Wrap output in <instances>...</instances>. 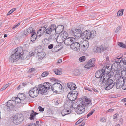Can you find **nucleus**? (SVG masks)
<instances>
[{
	"label": "nucleus",
	"instance_id": "f257e3e1",
	"mask_svg": "<svg viewBox=\"0 0 126 126\" xmlns=\"http://www.w3.org/2000/svg\"><path fill=\"white\" fill-rule=\"evenodd\" d=\"M125 80L126 79H117L115 82L116 88L119 89L122 87L124 84H125ZM99 81L106 86L105 90H107L112 88L115 83L113 82L112 79H100Z\"/></svg>",
	"mask_w": 126,
	"mask_h": 126
},
{
	"label": "nucleus",
	"instance_id": "f03ea898",
	"mask_svg": "<svg viewBox=\"0 0 126 126\" xmlns=\"http://www.w3.org/2000/svg\"><path fill=\"white\" fill-rule=\"evenodd\" d=\"M16 52L9 58V61L11 63L17 61L20 58L22 60L24 59L23 57L24 53L23 52V49L21 47H19L15 49Z\"/></svg>",
	"mask_w": 126,
	"mask_h": 126
},
{
	"label": "nucleus",
	"instance_id": "7ed1b4c3",
	"mask_svg": "<svg viewBox=\"0 0 126 126\" xmlns=\"http://www.w3.org/2000/svg\"><path fill=\"white\" fill-rule=\"evenodd\" d=\"M114 75V73L113 72H110L107 74H105L102 69L97 71L95 74V76L96 78H100V79H110L113 78Z\"/></svg>",
	"mask_w": 126,
	"mask_h": 126
},
{
	"label": "nucleus",
	"instance_id": "20e7f679",
	"mask_svg": "<svg viewBox=\"0 0 126 126\" xmlns=\"http://www.w3.org/2000/svg\"><path fill=\"white\" fill-rule=\"evenodd\" d=\"M51 89L54 93L62 94L63 92L64 88L62 85L59 83H56L52 85Z\"/></svg>",
	"mask_w": 126,
	"mask_h": 126
},
{
	"label": "nucleus",
	"instance_id": "39448f33",
	"mask_svg": "<svg viewBox=\"0 0 126 126\" xmlns=\"http://www.w3.org/2000/svg\"><path fill=\"white\" fill-rule=\"evenodd\" d=\"M70 32L71 34L74 36L75 38H78L79 37H81V31L80 29L73 28L71 30Z\"/></svg>",
	"mask_w": 126,
	"mask_h": 126
},
{
	"label": "nucleus",
	"instance_id": "423d86ee",
	"mask_svg": "<svg viewBox=\"0 0 126 126\" xmlns=\"http://www.w3.org/2000/svg\"><path fill=\"white\" fill-rule=\"evenodd\" d=\"M23 118L21 115L16 114L14 116L12 119L13 123L15 124H18L22 122Z\"/></svg>",
	"mask_w": 126,
	"mask_h": 126
},
{
	"label": "nucleus",
	"instance_id": "0eeeda50",
	"mask_svg": "<svg viewBox=\"0 0 126 126\" xmlns=\"http://www.w3.org/2000/svg\"><path fill=\"white\" fill-rule=\"evenodd\" d=\"M39 92L38 88L35 87L31 89L29 91V94L31 97L33 98L38 95Z\"/></svg>",
	"mask_w": 126,
	"mask_h": 126
},
{
	"label": "nucleus",
	"instance_id": "6e6552de",
	"mask_svg": "<svg viewBox=\"0 0 126 126\" xmlns=\"http://www.w3.org/2000/svg\"><path fill=\"white\" fill-rule=\"evenodd\" d=\"M91 31L89 30L84 31L81 34V37L84 40H88L90 38Z\"/></svg>",
	"mask_w": 126,
	"mask_h": 126
},
{
	"label": "nucleus",
	"instance_id": "1a4fd4ad",
	"mask_svg": "<svg viewBox=\"0 0 126 126\" xmlns=\"http://www.w3.org/2000/svg\"><path fill=\"white\" fill-rule=\"evenodd\" d=\"M38 89L39 93L41 94L45 95L48 93V91L47 88L45 86V85L42 84L39 85Z\"/></svg>",
	"mask_w": 126,
	"mask_h": 126
},
{
	"label": "nucleus",
	"instance_id": "9d476101",
	"mask_svg": "<svg viewBox=\"0 0 126 126\" xmlns=\"http://www.w3.org/2000/svg\"><path fill=\"white\" fill-rule=\"evenodd\" d=\"M121 66V64L120 63L115 62L110 67L111 68L112 71L115 72L117 73L119 72L118 71L120 70H119V69L120 68Z\"/></svg>",
	"mask_w": 126,
	"mask_h": 126
},
{
	"label": "nucleus",
	"instance_id": "9b49d317",
	"mask_svg": "<svg viewBox=\"0 0 126 126\" xmlns=\"http://www.w3.org/2000/svg\"><path fill=\"white\" fill-rule=\"evenodd\" d=\"M79 44L80 46H81V47L83 51L87 50L89 47V42L87 40L81 41H80Z\"/></svg>",
	"mask_w": 126,
	"mask_h": 126
},
{
	"label": "nucleus",
	"instance_id": "f8f14e48",
	"mask_svg": "<svg viewBox=\"0 0 126 126\" xmlns=\"http://www.w3.org/2000/svg\"><path fill=\"white\" fill-rule=\"evenodd\" d=\"M84 107L81 104L77 106L75 109V111L78 114H80L83 113L85 111Z\"/></svg>",
	"mask_w": 126,
	"mask_h": 126
},
{
	"label": "nucleus",
	"instance_id": "ddd939ff",
	"mask_svg": "<svg viewBox=\"0 0 126 126\" xmlns=\"http://www.w3.org/2000/svg\"><path fill=\"white\" fill-rule=\"evenodd\" d=\"M76 39L73 37H69L64 40V43L67 46H69L76 42Z\"/></svg>",
	"mask_w": 126,
	"mask_h": 126
},
{
	"label": "nucleus",
	"instance_id": "4468645a",
	"mask_svg": "<svg viewBox=\"0 0 126 126\" xmlns=\"http://www.w3.org/2000/svg\"><path fill=\"white\" fill-rule=\"evenodd\" d=\"M95 61L96 59L95 58L91 59L87 63V64L85 66V67L89 69L90 67H93L94 64L95 63Z\"/></svg>",
	"mask_w": 126,
	"mask_h": 126
},
{
	"label": "nucleus",
	"instance_id": "2eb2a0df",
	"mask_svg": "<svg viewBox=\"0 0 126 126\" xmlns=\"http://www.w3.org/2000/svg\"><path fill=\"white\" fill-rule=\"evenodd\" d=\"M56 27L55 24H52L46 29V33L50 34L51 32L56 31Z\"/></svg>",
	"mask_w": 126,
	"mask_h": 126
},
{
	"label": "nucleus",
	"instance_id": "dca6fc26",
	"mask_svg": "<svg viewBox=\"0 0 126 126\" xmlns=\"http://www.w3.org/2000/svg\"><path fill=\"white\" fill-rule=\"evenodd\" d=\"M15 102L14 100H9L7 102V104L6 108L8 109V110L10 111L13 109L14 107V104Z\"/></svg>",
	"mask_w": 126,
	"mask_h": 126
},
{
	"label": "nucleus",
	"instance_id": "f3484780",
	"mask_svg": "<svg viewBox=\"0 0 126 126\" xmlns=\"http://www.w3.org/2000/svg\"><path fill=\"white\" fill-rule=\"evenodd\" d=\"M70 48L73 50L77 51L79 50L80 46L79 43L75 42L70 45Z\"/></svg>",
	"mask_w": 126,
	"mask_h": 126
},
{
	"label": "nucleus",
	"instance_id": "a211bd4d",
	"mask_svg": "<svg viewBox=\"0 0 126 126\" xmlns=\"http://www.w3.org/2000/svg\"><path fill=\"white\" fill-rule=\"evenodd\" d=\"M64 27L62 25H58L56 29L55 32L58 34L62 33L64 29Z\"/></svg>",
	"mask_w": 126,
	"mask_h": 126
},
{
	"label": "nucleus",
	"instance_id": "6ab92c4d",
	"mask_svg": "<svg viewBox=\"0 0 126 126\" xmlns=\"http://www.w3.org/2000/svg\"><path fill=\"white\" fill-rule=\"evenodd\" d=\"M22 95L23 96V97H21V98L18 97H16L15 98V101H14L15 103V102L16 103H19L21 102V100H24V101H27L29 100H28V98H26L24 96V95L23 94Z\"/></svg>",
	"mask_w": 126,
	"mask_h": 126
},
{
	"label": "nucleus",
	"instance_id": "aec40b11",
	"mask_svg": "<svg viewBox=\"0 0 126 126\" xmlns=\"http://www.w3.org/2000/svg\"><path fill=\"white\" fill-rule=\"evenodd\" d=\"M46 28L44 26L42 27L37 32L38 36H41L45 32H46Z\"/></svg>",
	"mask_w": 126,
	"mask_h": 126
},
{
	"label": "nucleus",
	"instance_id": "412c9836",
	"mask_svg": "<svg viewBox=\"0 0 126 126\" xmlns=\"http://www.w3.org/2000/svg\"><path fill=\"white\" fill-rule=\"evenodd\" d=\"M109 66H107L106 67L104 66L102 69V70L103 71L105 74H107L108 73L111 72H110L111 70V68Z\"/></svg>",
	"mask_w": 126,
	"mask_h": 126
},
{
	"label": "nucleus",
	"instance_id": "4be33fe9",
	"mask_svg": "<svg viewBox=\"0 0 126 126\" xmlns=\"http://www.w3.org/2000/svg\"><path fill=\"white\" fill-rule=\"evenodd\" d=\"M91 103V100L90 99L88 98L87 97H85L83 101V103L82 105H83L84 106H86L89 104Z\"/></svg>",
	"mask_w": 126,
	"mask_h": 126
},
{
	"label": "nucleus",
	"instance_id": "5701e85b",
	"mask_svg": "<svg viewBox=\"0 0 126 126\" xmlns=\"http://www.w3.org/2000/svg\"><path fill=\"white\" fill-rule=\"evenodd\" d=\"M30 33H31V41L32 42L34 41L37 38H38L40 37L39 36H37V34L35 33L33 29V31Z\"/></svg>",
	"mask_w": 126,
	"mask_h": 126
},
{
	"label": "nucleus",
	"instance_id": "b1692460",
	"mask_svg": "<svg viewBox=\"0 0 126 126\" xmlns=\"http://www.w3.org/2000/svg\"><path fill=\"white\" fill-rule=\"evenodd\" d=\"M78 94V92L76 91H72L71 101H74L77 98V96Z\"/></svg>",
	"mask_w": 126,
	"mask_h": 126
},
{
	"label": "nucleus",
	"instance_id": "393cba45",
	"mask_svg": "<svg viewBox=\"0 0 126 126\" xmlns=\"http://www.w3.org/2000/svg\"><path fill=\"white\" fill-rule=\"evenodd\" d=\"M68 87L71 90H73L76 88L75 84L73 83H67Z\"/></svg>",
	"mask_w": 126,
	"mask_h": 126
},
{
	"label": "nucleus",
	"instance_id": "a878e982",
	"mask_svg": "<svg viewBox=\"0 0 126 126\" xmlns=\"http://www.w3.org/2000/svg\"><path fill=\"white\" fill-rule=\"evenodd\" d=\"M33 31V29L31 27H30L27 29V31H24L23 32V35L27 36L28 33H32Z\"/></svg>",
	"mask_w": 126,
	"mask_h": 126
},
{
	"label": "nucleus",
	"instance_id": "bb28decb",
	"mask_svg": "<svg viewBox=\"0 0 126 126\" xmlns=\"http://www.w3.org/2000/svg\"><path fill=\"white\" fill-rule=\"evenodd\" d=\"M38 114V113L34 112L33 110H32L29 119L30 120H33L35 118L36 115Z\"/></svg>",
	"mask_w": 126,
	"mask_h": 126
},
{
	"label": "nucleus",
	"instance_id": "cd10ccee",
	"mask_svg": "<svg viewBox=\"0 0 126 126\" xmlns=\"http://www.w3.org/2000/svg\"><path fill=\"white\" fill-rule=\"evenodd\" d=\"M43 49V48L42 47V46H39L36 47L35 51V53H41L40 54L42 55V54L41 53H43L42 52Z\"/></svg>",
	"mask_w": 126,
	"mask_h": 126
},
{
	"label": "nucleus",
	"instance_id": "c85d7f7f",
	"mask_svg": "<svg viewBox=\"0 0 126 126\" xmlns=\"http://www.w3.org/2000/svg\"><path fill=\"white\" fill-rule=\"evenodd\" d=\"M65 39L61 35L58 36L56 38L57 41H58L59 43H62L64 41Z\"/></svg>",
	"mask_w": 126,
	"mask_h": 126
},
{
	"label": "nucleus",
	"instance_id": "c756f323",
	"mask_svg": "<svg viewBox=\"0 0 126 126\" xmlns=\"http://www.w3.org/2000/svg\"><path fill=\"white\" fill-rule=\"evenodd\" d=\"M119 72L117 73L115 72L116 74H115L114 77L115 79H121V77L120 75L121 72V71L120 70L118 71Z\"/></svg>",
	"mask_w": 126,
	"mask_h": 126
},
{
	"label": "nucleus",
	"instance_id": "7c9ffc66",
	"mask_svg": "<svg viewBox=\"0 0 126 126\" xmlns=\"http://www.w3.org/2000/svg\"><path fill=\"white\" fill-rule=\"evenodd\" d=\"M96 32L95 31L93 30L91 32V33L90 34V38H93L96 35Z\"/></svg>",
	"mask_w": 126,
	"mask_h": 126
},
{
	"label": "nucleus",
	"instance_id": "2f4dec72",
	"mask_svg": "<svg viewBox=\"0 0 126 126\" xmlns=\"http://www.w3.org/2000/svg\"><path fill=\"white\" fill-rule=\"evenodd\" d=\"M121 76L122 79H126V72L123 70L121 71Z\"/></svg>",
	"mask_w": 126,
	"mask_h": 126
},
{
	"label": "nucleus",
	"instance_id": "473e14b6",
	"mask_svg": "<svg viewBox=\"0 0 126 126\" xmlns=\"http://www.w3.org/2000/svg\"><path fill=\"white\" fill-rule=\"evenodd\" d=\"M115 62L120 63V64H121L122 63L123 58L120 57L119 58H117L115 60Z\"/></svg>",
	"mask_w": 126,
	"mask_h": 126
},
{
	"label": "nucleus",
	"instance_id": "72a5a7b5",
	"mask_svg": "<svg viewBox=\"0 0 126 126\" xmlns=\"http://www.w3.org/2000/svg\"><path fill=\"white\" fill-rule=\"evenodd\" d=\"M124 10V9H121L118 11L117 13V16H120L123 15V12Z\"/></svg>",
	"mask_w": 126,
	"mask_h": 126
},
{
	"label": "nucleus",
	"instance_id": "f704fd0d",
	"mask_svg": "<svg viewBox=\"0 0 126 126\" xmlns=\"http://www.w3.org/2000/svg\"><path fill=\"white\" fill-rule=\"evenodd\" d=\"M118 45L120 47L124 48H126V44H124L122 42H118Z\"/></svg>",
	"mask_w": 126,
	"mask_h": 126
},
{
	"label": "nucleus",
	"instance_id": "c9c22d12",
	"mask_svg": "<svg viewBox=\"0 0 126 126\" xmlns=\"http://www.w3.org/2000/svg\"><path fill=\"white\" fill-rule=\"evenodd\" d=\"M46 84L45 85V86L46 87V88H47V90L48 91V90L50 89V87L51 88V84L48 82H46Z\"/></svg>",
	"mask_w": 126,
	"mask_h": 126
},
{
	"label": "nucleus",
	"instance_id": "e433bc0d",
	"mask_svg": "<svg viewBox=\"0 0 126 126\" xmlns=\"http://www.w3.org/2000/svg\"><path fill=\"white\" fill-rule=\"evenodd\" d=\"M61 35L65 39L67 37L68 34L66 32L64 31L63 33L61 34Z\"/></svg>",
	"mask_w": 126,
	"mask_h": 126
},
{
	"label": "nucleus",
	"instance_id": "4c0bfd02",
	"mask_svg": "<svg viewBox=\"0 0 126 126\" xmlns=\"http://www.w3.org/2000/svg\"><path fill=\"white\" fill-rule=\"evenodd\" d=\"M54 72L55 74L57 75H60L62 74V72L58 69L55 70Z\"/></svg>",
	"mask_w": 126,
	"mask_h": 126
},
{
	"label": "nucleus",
	"instance_id": "58836bf2",
	"mask_svg": "<svg viewBox=\"0 0 126 126\" xmlns=\"http://www.w3.org/2000/svg\"><path fill=\"white\" fill-rule=\"evenodd\" d=\"M85 59V57L83 56L80 57L79 59V60L80 62H83L84 61Z\"/></svg>",
	"mask_w": 126,
	"mask_h": 126
},
{
	"label": "nucleus",
	"instance_id": "ea45409f",
	"mask_svg": "<svg viewBox=\"0 0 126 126\" xmlns=\"http://www.w3.org/2000/svg\"><path fill=\"white\" fill-rule=\"evenodd\" d=\"M49 74V73L48 72L45 71L41 75L42 77H44L47 76Z\"/></svg>",
	"mask_w": 126,
	"mask_h": 126
},
{
	"label": "nucleus",
	"instance_id": "a19ab883",
	"mask_svg": "<svg viewBox=\"0 0 126 126\" xmlns=\"http://www.w3.org/2000/svg\"><path fill=\"white\" fill-rule=\"evenodd\" d=\"M95 111V110L94 109H93L92 110L90 111L87 114V118H88L90 116L92 115L94 112Z\"/></svg>",
	"mask_w": 126,
	"mask_h": 126
},
{
	"label": "nucleus",
	"instance_id": "79ce46f5",
	"mask_svg": "<svg viewBox=\"0 0 126 126\" xmlns=\"http://www.w3.org/2000/svg\"><path fill=\"white\" fill-rule=\"evenodd\" d=\"M57 37L56 36L55 34H51L50 37V39H53V40L56 39Z\"/></svg>",
	"mask_w": 126,
	"mask_h": 126
},
{
	"label": "nucleus",
	"instance_id": "37998d69",
	"mask_svg": "<svg viewBox=\"0 0 126 126\" xmlns=\"http://www.w3.org/2000/svg\"><path fill=\"white\" fill-rule=\"evenodd\" d=\"M72 91L70 92H69L67 95L68 98L71 101L72 97H71Z\"/></svg>",
	"mask_w": 126,
	"mask_h": 126
},
{
	"label": "nucleus",
	"instance_id": "c03bdc74",
	"mask_svg": "<svg viewBox=\"0 0 126 126\" xmlns=\"http://www.w3.org/2000/svg\"><path fill=\"white\" fill-rule=\"evenodd\" d=\"M98 48H99L100 52L101 51H104L105 50V49L102 46H100L98 47Z\"/></svg>",
	"mask_w": 126,
	"mask_h": 126
},
{
	"label": "nucleus",
	"instance_id": "a18cd8bd",
	"mask_svg": "<svg viewBox=\"0 0 126 126\" xmlns=\"http://www.w3.org/2000/svg\"><path fill=\"white\" fill-rule=\"evenodd\" d=\"M74 73L75 75L76 76L79 75L80 74L79 71L77 70H75Z\"/></svg>",
	"mask_w": 126,
	"mask_h": 126
},
{
	"label": "nucleus",
	"instance_id": "49530a36",
	"mask_svg": "<svg viewBox=\"0 0 126 126\" xmlns=\"http://www.w3.org/2000/svg\"><path fill=\"white\" fill-rule=\"evenodd\" d=\"M99 48H98V47H96L95 48L94 47V51L98 53L100 52L99 49H98V48L99 49Z\"/></svg>",
	"mask_w": 126,
	"mask_h": 126
},
{
	"label": "nucleus",
	"instance_id": "de8ad7c7",
	"mask_svg": "<svg viewBox=\"0 0 126 126\" xmlns=\"http://www.w3.org/2000/svg\"><path fill=\"white\" fill-rule=\"evenodd\" d=\"M35 70V69L32 68H30L28 71V73H30L34 71Z\"/></svg>",
	"mask_w": 126,
	"mask_h": 126
},
{
	"label": "nucleus",
	"instance_id": "09e8293b",
	"mask_svg": "<svg viewBox=\"0 0 126 126\" xmlns=\"http://www.w3.org/2000/svg\"><path fill=\"white\" fill-rule=\"evenodd\" d=\"M66 110L64 109L62 111L61 113L62 115L64 116L65 115L67 114H65V113H66Z\"/></svg>",
	"mask_w": 126,
	"mask_h": 126
},
{
	"label": "nucleus",
	"instance_id": "8fccbe9b",
	"mask_svg": "<svg viewBox=\"0 0 126 126\" xmlns=\"http://www.w3.org/2000/svg\"><path fill=\"white\" fill-rule=\"evenodd\" d=\"M122 63L125 65H126V57H124L123 58Z\"/></svg>",
	"mask_w": 126,
	"mask_h": 126
},
{
	"label": "nucleus",
	"instance_id": "3c124183",
	"mask_svg": "<svg viewBox=\"0 0 126 126\" xmlns=\"http://www.w3.org/2000/svg\"><path fill=\"white\" fill-rule=\"evenodd\" d=\"M38 109L39 111H43L44 110V109L42 108L41 106H39L38 107Z\"/></svg>",
	"mask_w": 126,
	"mask_h": 126
},
{
	"label": "nucleus",
	"instance_id": "603ef678",
	"mask_svg": "<svg viewBox=\"0 0 126 126\" xmlns=\"http://www.w3.org/2000/svg\"><path fill=\"white\" fill-rule=\"evenodd\" d=\"M100 121L103 123H105L106 122V120L105 118H103L100 119Z\"/></svg>",
	"mask_w": 126,
	"mask_h": 126
},
{
	"label": "nucleus",
	"instance_id": "864d4df0",
	"mask_svg": "<svg viewBox=\"0 0 126 126\" xmlns=\"http://www.w3.org/2000/svg\"><path fill=\"white\" fill-rule=\"evenodd\" d=\"M121 28V27L120 26H118V27H117L116 29L115 32H118L120 30Z\"/></svg>",
	"mask_w": 126,
	"mask_h": 126
},
{
	"label": "nucleus",
	"instance_id": "5fc2aeb1",
	"mask_svg": "<svg viewBox=\"0 0 126 126\" xmlns=\"http://www.w3.org/2000/svg\"><path fill=\"white\" fill-rule=\"evenodd\" d=\"M53 44H51L48 46V48L49 49H51L53 47Z\"/></svg>",
	"mask_w": 126,
	"mask_h": 126
},
{
	"label": "nucleus",
	"instance_id": "6e6d98bb",
	"mask_svg": "<svg viewBox=\"0 0 126 126\" xmlns=\"http://www.w3.org/2000/svg\"><path fill=\"white\" fill-rule=\"evenodd\" d=\"M122 89L124 90H126V83L125 82V84H124L122 87Z\"/></svg>",
	"mask_w": 126,
	"mask_h": 126
},
{
	"label": "nucleus",
	"instance_id": "4d7b16f0",
	"mask_svg": "<svg viewBox=\"0 0 126 126\" xmlns=\"http://www.w3.org/2000/svg\"><path fill=\"white\" fill-rule=\"evenodd\" d=\"M84 89L85 90H88L90 91L91 92L92 91V90L90 88H88L87 87H84Z\"/></svg>",
	"mask_w": 126,
	"mask_h": 126
},
{
	"label": "nucleus",
	"instance_id": "13d9d810",
	"mask_svg": "<svg viewBox=\"0 0 126 126\" xmlns=\"http://www.w3.org/2000/svg\"><path fill=\"white\" fill-rule=\"evenodd\" d=\"M118 115L117 114H115L113 116V118L114 119H115L118 116Z\"/></svg>",
	"mask_w": 126,
	"mask_h": 126
},
{
	"label": "nucleus",
	"instance_id": "bf43d9fd",
	"mask_svg": "<svg viewBox=\"0 0 126 126\" xmlns=\"http://www.w3.org/2000/svg\"><path fill=\"white\" fill-rule=\"evenodd\" d=\"M20 23H18L17 25H15L13 27V28H15L17 27L20 25Z\"/></svg>",
	"mask_w": 126,
	"mask_h": 126
},
{
	"label": "nucleus",
	"instance_id": "052dcab7",
	"mask_svg": "<svg viewBox=\"0 0 126 126\" xmlns=\"http://www.w3.org/2000/svg\"><path fill=\"white\" fill-rule=\"evenodd\" d=\"M54 49L55 50H54L53 51L55 52H56L60 50V49H57V47H54Z\"/></svg>",
	"mask_w": 126,
	"mask_h": 126
},
{
	"label": "nucleus",
	"instance_id": "680f3d73",
	"mask_svg": "<svg viewBox=\"0 0 126 126\" xmlns=\"http://www.w3.org/2000/svg\"><path fill=\"white\" fill-rule=\"evenodd\" d=\"M27 126H36L34 123L30 124V125H27Z\"/></svg>",
	"mask_w": 126,
	"mask_h": 126
},
{
	"label": "nucleus",
	"instance_id": "e2e57ef3",
	"mask_svg": "<svg viewBox=\"0 0 126 126\" xmlns=\"http://www.w3.org/2000/svg\"><path fill=\"white\" fill-rule=\"evenodd\" d=\"M7 88L5 86V85H4L3 86V87L1 88L0 89V91H2L3 90H4L5 89Z\"/></svg>",
	"mask_w": 126,
	"mask_h": 126
},
{
	"label": "nucleus",
	"instance_id": "0e129e2a",
	"mask_svg": "<svg viewBox=\"0 0 126 126\" xmlns=\"http://www.w3.org/2000/svg\"><path fill=\"white\" fill-rule=\"evenodd\" d=\"M92 89L93 90V91L95 92L96 93H97L98 92V91L95 88H93Z\"/></svg>",
	"mask_w": 126,
	"mask_h": 126
},
{
	"label": "nucleus",
	"instance_id": "69168bd1",
	"mask_svg": "<svg viewBox=\"0 0 126 126\" xmlns=\"http://www.w3.org/2000/svg\"><path fill=\"white\" fill-rule=\"evenodd\" d=\"M81 122V121L80 120V119H79L76 123L75 124L76 125H77L80 123Z\"/></svg>",
	"mask_w": 126,
	"mask_h": 126
},
{
	"label": "nucleus",
	"instance_id": "338daca9",
	"mask_svg": "<svg viewBox=\"0 0 126 126\" xmlns=\"http://www.w3.org/2000/svg\"><path fill=\"white\" fill-rule=\"evenodd\" d=\"M114 109H110L109 110H108V112H112L113 111V110Z\"/></svg>",
	"mask_w": 126,
	"mask_h": 126
},
{
	"label": "nucleus",
	"instance_id": "774afa93",
	"mask_svg": "<svg viewBox=\"0 0 126 126\" xmlns=\"http://www.w3.org/2000/svg\"><path fill=\"white\" fill-rule=\"evenodd\" d=\"M66 113H65V114H68L69 113H70L71 112V111L69 110H66Z\"/></svg>",
	"mask_w": 126,
	"mask_h": 126
}]
</instances>
